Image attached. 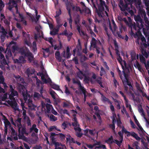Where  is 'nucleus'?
I'll use <instances>...</instances> for the list:
<instances>
[{"label": "nucleus", "instance_id": "obj_49", "mask_svg": "<svg viewBox=\"0 0 149 149\" xmlns=\"http://www.w3.org/2000/svg\"><path fill=\"white\" fill-rule=\"evenodd\" d=\"M20 133L23 134L26 133V129L25 127H22V128L20 129Z\"/></svg>", "mask_w": 149, "mask_h": 149}, {"label": "nucleus", "instance_id": "obj_41", "mask_svg": "<svg viewBox=\"0 0 149 149\" xmlns=\"http://www.w3.org/2000/svg\"><path fill=\"white\" fill-rule=\"evenodd\" d=\"M116 54L118 56V57L117 58V60L118 62L121 64V63L123 61L122 58V57L120 56V54L119 53H118V52H117Z\"/></svg>", "mask_w": 149, "mask_h": 149}, {"label": "nucleus", "instance_id": "obj_15", "mask_svg": "<svg viewBox=\"0 0 149 149\" xmlns=\"http://www.w3.org/2000/svg\"><path fill=\"white\" fill-rule=\"evenodd\" d=\"M30 132L34 131L36 133H37L38 132V129L36 128V124H33L32 125V127L30 129Z\"/></svg>", "mask_w": 149, "mask_h": 149}, {"label": "nucleus", "instance_id": "obj_24", "mask_svg": "<svg viewBox=\"0 0 149 149\" xmlns=\"http://www.w3.org/2000/svg\"><path fill=\"white\" fill-rule=\"evenodd\" d=\"M131 136L135 138L137 141H139L141 139V138L138 135L134 132H132Z\"/></svg>", "mask_w": 149, "mask_h": 149}, {"label": "nucleus", "instance_id": "obj_36", "mask_svg": "<svg viewBox=\"0 0 149 149\" xmlns=\"http://www.w3.org/2000/svg\"><path fill=\"white\" fill-rule=\"evenodd\" d=\"M1 64L3 65H8V64L4 57V58H3L2 59H1Z\"/></svg>", "mask_w": 149, "mask_h": 149}, {"label": "nucleus", "instance_id": "obj_62", "mask_svg": "<svg viewBox=\"0 0 149 149\" xmlns=\"http://www.w3.org/2000/svg\"><path fill=\"white\" fill-rule=\"evenodd\" d=\"M97 82L99 84L100 87L102 88H104L103 85L102 84V83L101 81L100 80L97 79L96 80Z\"/></svg>", "mask_w": 149, "mask_h": 149}, {"label": "nucleus", "instance_id": "obj_26", "mask_svg": "<svg viewBox=\"0 0 149 149\" xmlns=\"http://www.w3.org/2000/svg\"><path fill=\"white\" fill-rule=\"evenodd\" d=\"M122 132L123 133L124 132L125 134H127V136L128 137L131 135L132 132H130L126 130L124 127H123L122 130Z\"/></svg>", "mask_w": 149, "mask_h": 149}, {"label": "nucleus", "instance_id": "obj_17", "mask_svg": "<svg viewBox=\"0 0 149 149\" xmlns=\"http://www.w3.org/2000/svg\"><path fill=\"white\" fill-rule=\"evenodd\" d=\"M73 83L74 84H77L78 85L79 89L81 90L84 88L83 86H81V82L79 80H75L74 79L73 80Z\"/></svg>", "mask_w": 149, "mask_h": 149}, {"label": "nucleus", "instance_id": "obj_50", "mask_svg": "<svg viewBox=\"0 0 149 149\" xmlns=\"http://www.w3.org/2000/svg\"><path fill=\"white\" fill-rule=\"evenodd\" d=\"M84 81L85 84H88L89 81V78L88 77H87L86 75L84 76Z\"/></svg>", "mask_w": 149, "mask_h": 149}, {"label": "nucleus", "instance_id": "obj_42", "mask_svg": "<svg viewBox=\"0 0 149 149\" xmlns=\"http://www.w3.org/2000/svg\"><path fill=\"white\" fill-rule=\"evenodd\" d=\"M34 97L38 99L40 98L41 97H42L39 93L37 92L34 93Z\"/></svg>", "mask_w": 149, "mask_h": 149}, {"label": "nucleus", "instance_id": "obj_48", "mask_svg": "<svg viewBox=\"0 0 149 149\" xmlns=\"http://www.w3.org/2000/svg\"><path fill=\"white\" fill-rule=\"evenodd\" d=\"M75 8V10L77 12L79 11L81 13H82L81 10L79 6H76L75 7V6H73L72 7L73 9L74 10V8Z\"/></svg>", "mask_w": 149, "mask_h": 149}, {"label": "nucleus", "instance_id": "obj_59", "mask_svg": "<svg viewBox=\"0 0 149 149\" xmlns=\"http://www.w3.org/2000/svg\"><path fill=\"white\" fill-rule=\"evenodd\" d=\"M77 48L78 49V51L79 50V49L80 50H81V42H80L79 40V39L78 40V45L77 46Z\"/></svg>", "mask_w": 149, "mask_h": 149}, {"label": "nucleus", "instance_id": "obj_9", "mask_svg": "<svg viewBox=\"0 0 149 149\" xmlns=\"http://www.w3.org/2000/svg\"><path fill=\"white\" fill-rule=\"evenodd\" d=\"M72 125L74 127V130L75 131H77L79 132L81 131V129L79 127V125L78 123V122L72 123Z\"/></svg>", "mask_w": 149, "mask_h": 149}, {"label": "nucleus", "instance_id": "obj_13", "mask_svg": "<svg viewBox=\"0 0 149 149\" xmlns=\"http://www.w3.org/2000/svg\"><path fill=\"white\" fill-rule=\"evenodd\" d=\"M143 27H141V26H140L139 24H135V23L134 22V25L132 26V29L133 31H134V30L136 31H137L138 29H141Z\"/></svg>", "mask_w": 149, "mask_h": 149}, {"label": "nucleus", "instance_id": "obj_20", "mask_svg": "<svg viewBox=\"0 0 149 149\" xmlns=\"http://www.w3.org/2000/svg\"><path fill=\"white\" fill-rule=\"evenodd\" d=\"M129 95L131 97H132V100H133L134 101L137 102L138 100L137 98H135V96L134 93H133L131 91H129Z\"/></svg>", "mask_w": 149, "mask_h": 149}, {"label": "nucleus", "instance_id": "obj_56", "mask_svg": "<svg viewBox=\"0 0 149 149\" xmlns=\"http://www.w3.org/2000/svg\"><path fill=\"white\" fill-rule=\"evenodd\" d=\"M89 33H90L92 36H93L94 37H96V35L95 34L93 31L91 29V28H90L89 29Z\"/></svg>", "mask_w": 149, "mask_h": 149}, {"label": "nucleus", "instance_id": "obj_60", "mask_svg": "<svg viewBox=\"0 0 149 149\" xmlns=\"http://www.w3.org/2000/svg\"><path fill=\"white\" fill-rule=\"evenodd\" d=\"M117 124L118 127H121L122 125V122L120 119L119 118L117 120Z\"/></svg>", "mask_w": 149, "mask_h": 149}, {"label": "nucleus", "instance_id": "obj_25", "mask_svg": "<svg viewBox=\"0 0 149 149\" xmlns=\"http://www.w3.org/2000/svg\"><path fill=\"white\" fill-rule=\"evenodd\" d=\"M60 54L59 51H56L55 53L56 58L58 60L59 62L61 61V58L60 56Z\"/></svg>", "mask_w": 149, "mask_h": 149}, {"label": "nucleus", "instance_id": "obj_4", "mask_svg": "<svg viewBox=\"0 0 149 149\" xmlns=\"http://www.w3.org/2000/svg\"><path fill=\"white\" fill-rule=\"evenodd\" d=\"M134 19L136 24H139L141 27H143V26H145V23H144L143 20L141 18L140 15H135Z\"/></svg>", "mask_w": 149, "mask_h": 149}, {"label": "nucleus", "instance_id": "obj_61", "mask_svg": "<svg viewBox=\"0 0 149 149\" xmlns=\"http://www.w3.org/2000/svg\"><path fill=\"white\" fill-rule=\"evenodd\" d=\"M125 104L126 105V107L127 108H129L130 111L131 112H132V109L131 106V105H130V104H129L128 103V102H127H127L126 103H125Z\"/></svg>", "mask_w": 149, "mask_h": 149}, {"label": "nucleus", "instance_id": "obj_5", "mask_svg": "<svg viewBox=\"0 0 149 149\" xmlns=\"http://www.w3.org/2000/svg\"><path fill=\"white\" fill-rule=\"evenodd\" d=\"M80 16L79 15H77L75 18V19L74 20V22L75 24L77 25V29L78 30L79 33V34L81 35L80 27V26L79 25L80 22Z\"/></svg>", "mask_w": 149, "mask_h": 149}, {"label": "nucleus", "instance_id": "obj_22", "mask_svg": "<svg viewBox=\"0 0 149 149\" xmlns=\"http://www.w3.org/2000/svg\"><path fill=\"white\" fill-rule=\"evenodd\" d=\"M11 107L15 111H19V110L18 107L17 106V103L15 101H14V102Z\"/></svg>", "mask_w": 149, "mask_h": 149}, {"label": "nucleus", "instance_id": "obj_23", "mask_svg": "<svg viewBox=\"0 0 149 149\" xmlns=\"http://www.w3.org/2000/svg\"><path fill=\"white\" fill-rule=\"evenodd\" d=\"M47 113H49L51 110V108L53 109L52 105L47 103L45 105Z\"/></svg>", "mask_w": 149, "mask_h": 149}, {"label": "nucleus", "instance_id": "obj_21", "mask_svg": "<svg viewBox=\"0 0 149 149\" xmlns=\"http://www.w3.org/2000/svg\"><path fill=\"white\" fill-rule=\"evenodd\" d=\"M114 140L113 141V137L111 136L109 138L105 140V142L107 143H108L111 144L114 143Z\"/></svg>", "mask_w": 149, "mask_h": 149}, {"label": "nucleus", "instance_id": "obj_47", "mask_svg": "<svg viewBox=\"0 0 149 149\" xmlns=\"http://www.w3.org/2000/svg\"><path fill=\"white\" fill-rule=\"evenodd\" d=\"M19 134L18 135V136L19 137V139H24L26 137L24 136V134H20V132H19Z\"/></svg>", "mask_w": 149, "mask_h": 149}, {"label": "nucleus", "instance_id": "obj_44", "mask_svg": "<svg viewBox=\"0 0 149 149\" xmlns=\"http://www.w3.org/2000/svg\"><path fill=\"white\" fill-rule=\"evenodd\" d=\"M105 73L106 72L105 70H104V68L102 67L101 68L100 71V75L102 76L103 75L105 74Z\"/></svg>", "mask_w": 149, "mask_h": 149}, {"label": "nucleus", "instance_id": "obj_35", "mask_svg": "<svg viewBox=\"0 0 149 149\" xmlns=\"http://www.w3.org/2000/svg\"><path fill=\"white\" fill-rule=\"evenodd\" d=\"M123 140L120 139V141H118L117 139L114 140V143H115L119 146H120L121 145V143H122Z\"/></svg>", "mask_w": 149, "mask_h": 149}, {"label": "nucleus", "instance_id": "obj_2", "mask_svg": "<svg viewBox=\"0 0 149 149\" xmlns=\"http://www.w3.org/2000/svg\"><path fill=\"white\" fill-rule=\"evenodd\" d=\"M138 13L139 14L138 15H141L142 17H144L146 28L147 30H149V21L146 17L145 11L143 9L140 8L139 9Z\"/></svg>", "mask_w": 149, "mask_h": 149}, {"label": "nucleus", "instance_id": "obj_64", "mask_svg": "<svg viewBox=\"0 0 149 149\" xmlns=\"http://www.w3.org/2000/svg\"><path fill=\"white\" fill-rule=\"evenodd\" d=\"M144 1L145 6L147 7H149V0H145Z\"/></svg>", "mask_w": 149, "mask_h": 149}, {"label": "nucleus", "instance_id": "obj_1", "mask_svg": "<svg viewBox=\"0 0 149 149\" xmlns=\"http://www.w3.org/2000/svg\"><path fill=\"white\" fill-rule=\"evenodd\" d=\"M13 50L19 52L24 57H27L29 61L31 62L34 58L33 54L31 52L29 49L25 46L19 47L17 46H13L12 47Z\"/></svg>", "mask_w": 149, "mask_h": 149}, {"label": "nucleus", "instance_id": "obj_14", "mask_svg": "<svg viewBox=\"0 0 149 149\" xmlns=\"http://www.w3.org/2000/svg\"><path fill=\"white\" fill-rule=\"evenodd\" d=\"M77 75L78 77L81 79L83 77L85 76L86 74L82 71H80L77 72Z\"/></svg>", "mask_w": 149, "mask_h": 149}, {"label": "nucleus", "instance_id": "obj_53", "mask_svg": "<svg viewBox=\"0 0 149 149\" xmlns=\"http://www.w3.org/2000/svg\"><path fill=\"white\" fill-rule=\"evenodd\" d=\"M96 44V40L94 38H93L91 40V45L92 46Z\"/></svg>", "mask_w": 149, "mask_h": 149}, {"label": "nucleus", "instance_id": "obj_12", "mask_svg": "<svg viewBox=\"0 0 149 149\" xmlns=\"http://www.w3.org/2000/svg\"><path fill=\"white\" fill-rule=\"evenodd\" d=\"M4 53L6 54V57L7 59H8L9 57H11L12 56V53L10 49L8 50L6 49V50H5Z\"/></svg>", "mask_w": 149, "mask_h": 149}, {"label": "nucleus", "instance_id": "obj_10", "mask_svg": "<svg viewBox=\"0 0 149 149\" xmlns=\"http://www.w3.org/2000/svg\"><path fill=\"white\" fill-rule=\"evenodd\" d=\"M21 118H18L15 120V122L16 123V125H17L18 128V132H20V129L22 127V125L21 124Z\"/></svg>", "mask_w": 149, "mask_h": 149}, {"label": "nucleus", "instance_id": "obj_40", "mask_svg": "<svg viewBox=\"0 0 149 149\" xmlns=\"http://www.w3.org/2000/svg\"><path fill=\"white\" fill-rule=\"evenodd\" d=\"M50 94L51 95L52 97L54 99H56L55 94H56L55 92L53 90H50Z\"/></svg>", "mask_w": 149, "mask_h": 149}, {"label": "nucleus", "instance_id": "obj_63", "mask_svg": "<svg viewBox=\"0 0 149 149\" xmlns=\"http://www.w3.org/2000/svg\"><path fill=\"white\" fill-rule=\"evenodd\" d=\"M81 61H84L87 60L88 58L85 55H84L81 57Z\"/></svg>", "mask_w": 149, "mask_h": 149}, {"label": "nucleus", "instance_id": "obj_51", "mask_svg": "<svg viewBox=\"0 0 149 149\" xmlns=\"http://www.w3.org/2000/svg\"><path fill=\"white\" fill-rule=\"evenodd\" d=\"M100 1V5L101 7L104 8V6L106 5L105 2L103 0H99Z\"/></svg>", "mask_w": 149, "mask_h": 149}, {"label": "nucleus", "instance_id": "obj_7", "mask_svg": "<svg viewBox=\"0 0 149 149\" xmlns=\"http://www.w3.org/2000/svg\"><path fill=\"white\" fill-rule=\"evenodd\" d=\"M1 115H2L3 117V120H4V123L5 124V132H7V127L8 126L10 125V123L8 121V119L6 118V117L3 115L2 113H1Z\"/></svg>", "mask_w": 149, "mask_h": 149}, {"label": "nucleus", "instance_id": "obj_31", "mask_svg": "<svg viewBox=\"0 0 149 149\" xmlns=\"http://www.w3.org/2000/svg\"><path fill=\"white\" fill-rule=\"evenodd\" d=\"M130 55L132 61H133L135 59L136 55L134 51H132L130 53Z\"/></svg>", "mask_w": 149, "mask_h": 149}, {"label": "nucleus", "instance_id": "obj_39", "mask_svg": "<svg viewBox=\"0 0 149 149\" xmlns=\"http://www.w3.org/2000/svg\"><path fill=\"white\" fill-rule=\"evenodd\" d=\"M28 106L29 109H31V110H36L35 108L36 107V106L33 104H30V105L29 104Z\"/></svg>", "mask_w": 149, "mask_h": 149}, {"label": "nucleus", "instance_id": "obj_43", "mask_svg": "<svg viewBox=\"0 0 149 149\" xmlns=\"http://www.w3.org/2000/svg\"><path fill=\"white\" fill-rule=\"evenodd\" d=\"M120 10L121 11H125V9H126L127 11H128L129 13L130 10H131V9H130V8H127V6H125V8H122L120 6Z\"/></svg>", "mask_w": 149, "mask_h": 149}, {"label": "nucleus", "instance_id": "obj_38", "mask_svg": "<svg viewBox=\"0 0 149 149\" xmlns=\"http://www.w3.org/2000/svg\"><path fill=\"white\" fill-rule=\"evenodd\" d=\"M83 93V94L84 95V102H85L86 100V98L87 97V95L86 94V89L84 88L82 90H81Z\"/></svg>", "mask_w": 149, "mask_h": 149}, {"label": "nucleus", "instance_id": "obj_33", "mask_svg": "<svg viewBox=\"0 0 149 149\" xmlns=\"http://www.w3.org/2000/svg\"><path fill=\"white\" fill-rule=\"evenodd\" d=\"M58 30L57 29H55L53 31H50V34L52 36H55L58 34Z\"/></svg>", "mask_w": 149, "mask_h": 149}, {"label": "nucleus", "instance_id": "obj_29", "mask_svg": "<svg viewBox=\"0 0 149 149\" xmlns=\"http://www.w3.org/2000/svg\"><path fill=\"white\" fill-rule=\"evenodd\" d=\"M51 87L54 89L58 91L60 90V88L59 86L55 84H51Z\"/></svg>", "mask_w": 149, "mask_h": 149}, {"label": "nucleus", "instance_id": "obj_16", "mask_svg": "<svg viewBox=\"0 0 149 149\" xmlns=\"http://www.w3.org/2000/svg\"><path fill=\"white\" fill-rule=\"evenodd\" d=\"M26 72L28 76H29L31 74H34L35 72V70L33 69L28 68L26 69Z\"/></svg>", "mask_w": 149, "mask_h": 149}, {"label": "nucleus", "instance_id": "obj_55", "mask_svg": "<svg viewBox=\"0 0 149 149\" xmlns=\"http://www.w3.org/2000/svg\"><path fill=\"white\" fill-rule=\"evenodd\" d=\"M84 10L85 13L89 14L91 13V11L90 9L86 7H85L84 8Z\"/></svg>", "mask_w": 149, "mask_h": 149}, {"label": "nucleus", "instance_id": "obj_58", "mask_svg": "<svg viewBox=\"0 0 149 149\" xmlns=\"http://www.w3.org/2000/svg\"><path fill=\"white\" fill-rule=\"evenodd\" d=\"M68 19L69 21V23L70 25V27L71 28H72V19L71 16H70V18Z\"/></svg>", "mask_w": 149, "mask_h": 149}, {"label": "nucleus", "instance_id": "obj_18", "mask_svg": "<svg viewBox=\"0 0 149 149\" xmlns=\"http://www.w3.org/2000/svg\"><path fill=\"white\" fill-rule=\"evenodd\" d=\"M23 96L24 100L25 102H26L28 100V97L29 98V97H30V95L28 94V93L26 92L25 93V92L23 93H22Z\"/></svg>", "mask_w": 149, "mask_h": 149}, {"label": "nucleus", "instance_id": "obj_37", "mask_svg": "<svg viewBox=\"0 0 149 149\" xmlns=\"http://www.w3.org/2000/svg\"><path fill=\"white\" fill-rule=\"evenodd\" d=\"M122 68L123 70L122 71V72L123 73V75L124 76V77H125V80L129 79L128 77L129 75L128 74L126 73H125L124 69V67L123 65H122Z\"/></svg>", "mask_w": 149, "mask_h": 149}, {"label": "nucleus", "instance_id": "obj_32", "mask_svg": "<svg viewBox=\"0 0 149 149\" xmlns=\"http://www.w3.org/2000/svg\"><path fill=\"white\" fill-rule=\"evenodd\" d=\"M112 119V124H115L116 122V119L117 118L116 115L115 113L113 114L112 117L111 118Z\"/></svg>", "mask_w": 149, "mask_h": 149}, {"label": "nucleus", "instance_id": "obj_34", "mask_svg": "<svg viewBox=\"0 0 149 149\" xmlns=\"http://www.w3.org/2000/svg\"><path fill=\"white\" fill-rule=\"evenodd\" d=\"M113 42L115 48V50L116 51V52H119L118 47L116 40H114Z\"/></svg>", "mask_w": 149, "mask_h": 149}, {"label": "nucleus", "instance_id": "obj_28", "mask_svg": "<svg viewBox=\"0 0 149 149\" xmlns=\"http://www.w3.org/2000/svg\"><path fill=\"white\" fill-rule=\"evenodd\" d=\"M66 140L67 141H69L70 143H75L74 139L71 137L70 135H69L68 138H66Z\"/></svg>", "mask_w": 149, "mask_h": 149}, {"label": "nucleus", "instance_id": "obj_3", "mask_svg": "<svg viewBox=\"0 0 149 149\" xmlns=\"http://www.w3.org/2000/svg\"><path fill=\"white\" fill-rule=\"evenodd\" d=\"M9 92L11 93L9 95V98L11 100L15 101V99L14 97L18 95L17 92L15 90V88L14 86V88H13L12 85H10L9 86Z\"/></svg>", "mask_w": 149, "mask_h": 149}, {"label": "nucleus", "instance_id": "obj_8", "mask_svg": "<svg viewBox=\"0 0 149 149\" xmlns=\"http://www.w3.org/2000/svg\"><path fill=\"white\" fill-rule=\"evenodd\" d=\"M17 88L19 92L20 93L25 92V87L24 85L22 84H17Z\"/></svg>", "mask_w": 149, "mask_h": 149}, {"label": "nucleus", "instance_id": "obj_52", "mask_svg": "<svg viewBox=\"0 0 149 149\" xmlns=\"http://www.w3.org/2000/svg\"><path fill=\"white\" fill-rule=\"evenodd\" d=\"M50 119L51 121H56L57 120V118L53 115H51L50 116Z\"/></svg>", "mask_w": 149, "mask_h": 149}, {"label": "nucleus", "instance_id": "obj_19", "mask_svg": "<svg viewBox=\"0 0 149 149\" xmlns=\"http://www.w3.org/2000/svg\"><path fill=\"white\" fill-rule=\"evenodd\" d=\"M142 29L143 30V33L146 37L147 38L149 36V32H147L146 31H148L149 30H148L147 29L146 26H143V28H142Z\"/></svg>", "mask_w": 149, "mask_h": 149}, {"label": "nucleus", "instance_id": "obj_57", "mask_svg": "<svg viewBox=\"0 0 149 149\" xmlns=\"http://www.w3.org/2000/svg\"><path fill=\"white\" fill-rule=\"evenodd\" d=\"M113 81L115 87L116 88H117V85L118 84V85L119 84L117 82V80L115 79V78H113Z\"/></svg>", "mask_w": 149, "mask_h": 149}, {"label": "nucleus", "instance_id": "obj_11", "mask_svg": "<svg viewBox=\"0 0 149 149\" xmlns=\"http://www.w3.org/2000/svg\"><path fill=\"white\" fill-rule=\"evenodd\" d=\"M99 93L101 95V98H102V101L104 102H107L109 103L110 104H111L112 102L110 101V100L108 98H107L106 97H105L103 94L101 93L100 91H98Z\"/></svg>", "mask_w": 149, "mask_h": 149}, {"label": "nucleus", "instance_id": "obj_45", "mask_svg": "<svg viewBox=\"0 0 149 149\" xmlns=\"http://www.w3.org/2000/svg\"><path fill=\"white\" fill-rule=\"evenodd\" d=\"M4 6L3 2L2 0H0V12H1Z\"/></svg>", "mask_w": 149, "mask_h": 149}, {"label": "nucleus", "instance_id": "obj_30", "mask_svg": "<svg viewBox=\"0 0 149 149\" xmlns=\"http://www.w3.org/2000/svg\"><path fill=\"white\" fill-rule=\"evenodd\" d=\"M17 84H24L25 83V82L24 79L23 78H20L19 80H17Z\"/></svg>", "mask_w": 149, "mask_h": 149}, {"label": "nucleus", "instance_id": "obj_46", "mask_svg": "<svg viewBox=\"0 0 149 149\" xmlns=\"http://www.w3.org/2000/svg\"><path fill=\"white\" fill-rule=\"evenodd\" d=\"M123 82V83H125L126 84V83H127V84L128 86H131V84L130 83V82L129 81V79H126L125 80H121Z\"/></svg>", "mask_w": 149, "mask_h": 149}, {"label": "nucleus", "instance_id": "obj_27", "mask_svg": "<svg viewBox=\"0 0 149 149\" xmlns=\"http://www.w3.org/2000/svg\"><path fill=\"white\" fill-rule=\"evenodd\" d=\"M32 50L34 52L37 51V47L36 42L34 41L32 43Z\"/></svg>", "mask_w": 149, "mask_h": 149}, {"label": "nucleus", "instance_id": "obj_54", "mask_svg": "<svg viewBox=\"0 0 149 149\" xmlns=\"http://www.w3.org/2000/svg\"><path fill=\"white\" fill-rule=\"evenodd\" d=\"M24 44L27 45L28 46L30 47L31 46V44L30 42L28 41L26 39L24 40Z\"/></svg>", "mask_w": 149, "mask_h": 149}, {"label": "nucleus", "instance_id": "obj_6", "mask_svg": "<svg viewBox=\"0 0 149 149\" xmlns=\"http://www.w3.org/2000/svg\"><path fill=\"white\" fill-rule=\"evenodd\" d=\"M126 23L127 25L130 28V34L131 35H134L135 34L134 33V31H133L132 29V26L134 25V23H132L131 19H130L128 22L126 21Z\"/></svg>", "mask_w": 149, "mask_h": 149}]
</instances>
